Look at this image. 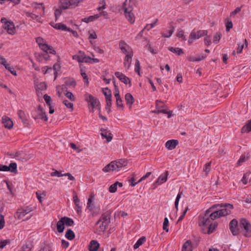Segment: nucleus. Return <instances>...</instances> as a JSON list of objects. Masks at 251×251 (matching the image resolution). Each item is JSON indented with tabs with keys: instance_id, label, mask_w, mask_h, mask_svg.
<instances>
[{
	"instance_id": "obj_16",
	"label": "nucleus",
	"mask_w": 251,
	"mask_h": 251,
	"mask_svg": "<svg viewBox=\"0 0 251 251\" xmlns=\"http://www.w3.org/2000/svg\"><path fill=\"white\" fill-rule=\"evenodd\" d=\"M114 162L116 171H120L122 167L126 166L127 165V162L123 159H121L119 161H115Z\"/></svg>"
},
{
	"instance_id": "obj_4",
	"label": "nucleus",
	"mask_w": 251,
	"mask_h": 251,
	"mask_svg": "<svg viewBox=\"0 0 251 251\" xmlns=\"http://www.w3.org/2000/svg\"><path fill=\"white\" fill-rule=\"evenodd\" d=\"M239 226L243 228L245 232L243 235L247 238L251 237V224L245 218H241L239 221Z\"/></svg>"
},
{
	"instance_id": "obj_58",
	"label": "nucleus",
	"mask_w": 251,
	"mask_h": 251,
	"mask_svg": "<svg viewBox=\"0 0 251 251\" xmlns=\"http://www.w3.org/2000/svg\"><path fill=\"white\" fill-rule=\"evenodd\" d=\"M44 99L47 104L49 106H50V105H51L50 102L51 101V97L50 96H48V95L45 94L44 96Z\"/></svg>"
},
{
	"instance_id": "obj_19",
	"label": "nucleus",
	"mask_w": 251,
	"mask_h": 251,
	"mask_svg": "<svg viewBox=\"0 0 251 251\" xmlns=\"http://www.w3.org/2000/svg\"><path fill=\"white\" fill-rule=\"evenodd\" d=\"M125 100L126 104L131 108L135 100L134 97L130 93H126L125 95Z\"/></svg>"
},
{
	"instance_id": "obj_11",
	"label": "nucleus",
	"mask_w": 251,
	"mask_h": 251,
	"mask_svg": "<svg viewBox=\"0 0 251 251\" xmlns=\"http://www.w3.org/2000/svg\"><path fill=\"white\" fill-rule=\"evenodd\" d=\"M123 7H124L125 9V14L126 19L130 23H133L134 22L135 18L134 14L131 12V8L126 7L125 2L124 3Z\"/></svg>"
},
{
	"instance_id": "obj_38",
	"label": "nucleus",
	"mask_w": 251,
	"mask_h": 251,
	"mask_svg": "<svg viewBox=\"0 0 251 251\" xmlns=\"http://www.w3.org/2000/svg\"><path fill=\"white\" fill-rule=\"evenodd\" d=\"M102 93L105 97V100H106L107 98L112 97L111 91L108 88H105L104 89H103Z\"/></svg>"
},
{
	"instance_id": "obj_40",
	"label": "nucleus",
	"mask_w": 251,
	"mask_h": 251,
	"mask_svg": "<svg viewBox=\"0 0 251 251\" xmlns=\"http://www.w3.org/2000/svg\"><path fill=\"white\" fill-rule=\"evenodd\" d=\"M65 84L66 86L75 87L76 85V82L74 79L70 78L66 80Z\"/></svg>"
},
{
	"instance_id": "obj_3",
	"label": "nucleus",
	"mask_w": 251,
	"mask_h": 251,
	"mask_svg": "<svg viewBox=\"0 0 251 251\" xmlns=\"http://www.w3.org/2000/svg\"><path fill=\"white\" fill-rule=\"evenodd\" d=\"M83 1V0H60L59 4H61L62 8L66 10L75 8Z\"/></svg>"
},
{
	"instance_id": "obj_2",
	"label": "nucleus",
	"mask_w": 251,
	"mask_h": 251,
	"mask_svg": "<svg viewBox=\"0 0 251 251\" xmlns=\"http://www.w3.org/2000/svg\"><path fill=\"white\" fill-rule=\"evenodd\" d=\"M74 224V220L68 217H62L57 223L56 227L57 231L62 233L65 229V225L68 226H72Z\"/></svg>"
},
{
	"instance_id": "obj_13",
	"label": "nucleus",
	"mask_w": 251,
	"mask_h": 251,
	"mask_svg": "<svg viewBox=\"0 0 251 251\" xmlns=\"http://www.w3.org/2000/svg\"><path fill=\"white\" fill-rule=\"evenodd\" d=\"M100 131L102 137L106 139L107 142H110L113 137L110 131L104 128H101Z\"/></svg>"
},
{
	"instance_id": "obj_14",
	"label": "nucleus",
	"mask_w": 251,
	"mask_h": 251,
	"mask_svg": "<svg viewBox=\"0 0 251 251\" xmlns=\"http://www.w3.org/2000/svg\"><path fill=\"white\" fill-rule=\"evenodd\" d=\"M3 126L8 129H11L13 126V123L11 119L7 116H4L2 118Z\"/></svg>"
},
{
	"instance_id": "obj_35",
	"label": "nucleus",
	"mask_w": 251,
	"mask_h": 251,
	"mask_svg": "<svg viewBox=\"0 0 251 251\" xmlns=\"http://www.w3.org/2000/svg\"><path fill=\"white\" fill-rule=\"evenodd\" d=\"M218 224L216 222L214 224L212 223L207 227L208 228L207 233L211 234L214 232V231L217 227Z\"/></svg>"
},
{
	"instance_id": "obj_27",
	"label": "nucleus",
	"mask_w": 251,
	"mask_h": 251,
	"mask_svg": "<svg viewBox=\"0 0 251 251\" xmlns=\"http://www.w3.org/2000/svg\"><path fill=\"white\" fill-rule=\"evenodd\" d=\"M114 164V162H113V161L111 162L109 164L106 165L102 169V171L104 172H108L111 171H116V169H115Z\"/></svg>"
},
{
	"instance_id": "obj_10",
	"label": "nucleus",
	"mask_w": 251,
	"mask_h": 251,
	"mask_svg": "<svg viewBox=\"0 0 251 251\" xmlns=\"http://www.w3.org/2000/svg\"><path fill=\"white\" fill-rule=\"evenodd\" d=\"M115 76L119 79L122 82L125 84H129V86H131V82L129 77L125 75L122 73L116 72L115 73Z\"/></svg>"
},
{
	"instance_id": "obj_63",
	"label": "nucleus",
	"mask_w": 251,
	"mask_h": 251,
	"mask_svg": "<svg viewBox=\"0 0 251 251\" xmlns=\"http://www.w3.org/2000/svg\"><path fill=\"white\" fill-rule=\"evenodd\" d=\"M50 46L48 45L45 43L44 44L41 45L40 48L42 50H43L45 52H48L49 49H50Z\"/></svg>"
},
{
	"instance_id": "obj_32",
	"label": "nucleus",
	"mask_w": 251,
	"mask_h": 251,
	"mask_svg": "<svg viewBox=\"0 0 251 251\" xmlns=\"http://www.w3.org/2000/svg\"><path fill=\"white\" fill-rule=\"evenodd\" d=\"M168 50L171 52L176 53L178 55H180L184 53L183 50L179 48L169 47Z\"/></svg>"
},
{
	"instance_id": "obj_45",
	"label": "nucleus",
	"mask_w": 251,
	"mask_h": 251,
	"mask_svg": "<svg viewBox=\"0 0 251 251\" xmlns=\"http://www.w3.org/2000/svg\"><path fill=\"white\" fill-rule=\"evenodd\" d=\"M182 194V192H179L178 194H177L176 198V199L175 201V208L176 209V211L178 210V202L179 199L181 198V196Z\"/></svg>"
},
{
	"instance_id": "obj_56",
	"label": "nucleus",
	"mask_w": 251,
	"mask_h": 251,
	"mask_svg": "<svg viewBox=\"0 0 251 251\" xmlns=\"http://www.w3.org/2000/svg\"><path fill=\"white\" fill-rule=\"evenodd\" d=\"M50 176H57L61 177L64 176V174H62L61 172H59L58 171H55L54 172H51L50 174Z\"/></svg>"
},
{
	"instance_id": "obj_31",
	"label": "nucleus",
	"mask_w": 251,
	"mask_h": 251,
	"mask_svg": "<svg viewBox=\"0 0 251 251\" xmlns=\"http://www.w3.org/2000/svg\"><path fill=\"white\" fill-rule=\"evenodd\" d=\"M65 237L68 240H72L75 238V234L72 229H69L66 231Z\"/></svg>"
},
{
	"instance_id": "obj_33",
	"label": "nucleus",
	"mask_w": 251,
	"mask_h": 251,
	"mask_svg": "<svg viewBox=\"0 0 251 251\" xmlns=\"http://www.w3.org/2000/svg\"><path fill=\"white\" fill-rule=\"evenodd\" d=\"M159 101V100H157L156 101V102H157V104L156 105V109L157 110H155L154 111V113H162L163 114H169L170 113V112H168L167 111L166 109H161V107H163V106H159V104L157 103V102Z\"/></svg>"
},
{
	"instance_id": "obj_50",
	"label": "nucleus",
	"mask_w": 251,
	"mask_h": 251,
	"mask_svg": "<svg viewBox=\"0 0 251 251\" xmlns=\"http://www.w3.org/2000/svg\"><path fill=\"white\" fill-rule=\"evenodd\" d=\"M99 231L104 232L106 228L108 227V225H106V224H104L103 222H101L99 224Z\"/></svg>"
},
{
	"instance_id": "obj_26",
	"label": "nucleus",
	"mask_w": 251,
	"mask_h": 251,
	"mask_svg": "<svg viewBox=\"0 0 251 251\" xmlns=\"http://www.w3.org/2000/svg\"><path fill=\"white\" fill-rule=\"evenodd\" d=\"M32 210L27 207L25 209L18 210L17 213L19 214L18 218L19 219H22L23 217L25 216L27 213L31 211Z\"/></svg>"
},
{
	"instance_id": "obj_59",
	"label": "nucleus",
	"mask_w": 251,
	"mask_h": 251,
	"mask_svg": "<svg viewBox=\"0 0 251 251\" xmlns=\"http://www.w3.org/2000/svg\"><path fill=\"white\" fill-rule=\"evenodd\" d=\"M117 189V186H116V184L115 183L112 184L109 187V191L110 193H113L116 192Z\"/></svg>"
},
{
	"instance_id": "obj_34",
	"label": "nucleus",
	"mask_w": 251,
	"mask_h": 251,
	"mask_svg": "<svg viewBox=\"0 0 251 251\" xmlns=\"http://www.w3.org/2000/svg\"><path fill=\"white\" fill-rule=\"evenodd\" d=\"M99 16H100L99 14H96L94 16H90L88 17L83 18V19H82V21L84 22L88 23L90 22H92L95 20L96 19H97L99 17Z\"/></svg>"
},
{
	"instance_id": "obj_37",
	"label": "nucleus",
	"mask_w": 251,
	"mask_h": 251,
	"mask_svg": "<svg viewBox=\"0 0 251 251\" xmlns=\"http://www.w3.org/2000/svg\"><path fill=\"white\" fill-rule=\"evenodd\" d=\"M144 44H146V46L148 47V50L152 54H156L157 53L151 47V45L150 44V41L147 39H145L144 40Z\"/></svg>"
},
{
	"instance_id": "obj_6",
	"label": "nucleus",
	"mask_w": 251,
	"mask_h": 251,
	"mask_svg": "<svg viewBox=\"0 0 251 251\" xmlns=\"http://www.w3.org/2000/svg\"><path fill=\"white\" fill-rule=\"evenodd\" d=\"M229 228L233 236H237L240 233V228L237 219H232L229 223Z\"/></svg>"
},
{
	"instance_id": "obj_55",
	"label": "nucleus",
	"mask_w": 251,
	"mask_h": 251,
	"mask_svg": "<svg viewBox=\"0 0 251 251\" xmlns=\"http://www.w3.org/2000/svg\"><path fill=\"white\" fill-rule=\"evenodd\" d=\"M10 242V240H3L0 241V249L4 248L7 244H9Z\"/></svg>"
},
{
	"instance_id": "obj_39",
	"label": "nucleus",
	"mask_w": 251,
	"mask_h": 251,
	"mask_svg": "<svg viewBox=\"0 0 251 251\" xmlns=\"http://www.w3.org/2000/svg\"><path fill=\"white\" fill-rule=\"evenodd\" d=\"M135 176L136 174L135 173H133L132 175L131 178L128 180V181L130 183V185L132 187H134L137 184V182H136V178L135 177Z\"/></svg>"
},
{
	"instance_id": "obj_29",
	"label": "nucleus",
	"mask_w": 251,
	"mask_h": 251,
	"mask_svg": "<svg viewBox=\"0 0 251 251\" xmlns=\"http://www.w3.org/2000/svg\"><path fill=\"white\" fill-rule=\"evenodd\" d=\"M146 241V238L145 236H142L139 238L136 243L134 245L133 248L134 249H137L139 248L140 246L142 245Z\"/></svg>"
},
{
	"instance_id": "obj_53",
	"label": "nucleus",
	"mask_w": 251,
	"mask_h": 251,
	"mask_svg": "<svg viewBox=\"0 0 251 251\" xmlns=\"http://www.w3.org/2000/svg\"><path fill=\"white\" fill-rule=\"evenodd\" d=\"M249 159V157H246L244 155H241V157H240L239 160L237 162V164L238 165H241V164L244 162H245L246 161H247V160H248Z\"/></svg>"
},
{
	"instance_id": "obj_9",
	"label": "nucleus",
	"mask_w": 251,
	"mask_h": 251,
	"mask_svg": "<svg viewBox=\"0 0 251 251\" xmlns=\"http://www.w3.org/2000/svg\"><path fill=\"white\" fill-rule=\"evenodd\" d=\"M110 213L107 211L101 215L100 218L97 222L96 225H99L101 222H103L106 225L108 226L110 223Z\"/></svg>"
},
{
	"instance_id": "obj_15",
	"label": "nucleus",
	"mask_w": 251,
	"mask_h": 251,
	"mask_svg": "<svg viewBox=\"0 0 251 251\" xmlns=\"http://www.w3.org/2000/svg\"><path fill=\"white\" fill-rule=\"evenodd\" d=\"M178 144V141L177 140H170L166 142L165 147L168 150H172L176 148V146Z\"/></svg>"
},
{
	"instance_id": "obj_48",
	"label": "nucleus",
	"mask_w": 251,
	"mask_h": 251,
	"mask_svg": "<svg viewBox=\"0 0 251 251\" xmlns=\"http://www.w3.org/2000/svg\"><path fill=\"white\" fill-rule=\"evenodd\" d=\"M9 166L11 169V172L16 173L17 172V165L16 163H11Z\"/></svg>"
},
{
	"instance_id": "obj_7",
	"label": "nucleus",
	"mask_w": 251,
	"mask_h": 251,
	"mask_svg": "<svg viewBox=\"0 0 251 251\" xmlns=\"http://www.w3.org/2000/svg\"><path fill=\"white\" fill-rule=\"evenodd\" d=\"M209 210H206L205 213L203 217L199 216V225L207 227L211 223V220L209 217Z\"/></svg>"
},
{
	"instance_id": "obj_8",
	"label": "nucleus",
	"mask_w": 251,
	"mask_h": 251,
	"mask_svg": "<svg viewBox=\"0 0 251 251\" xmlns=\"http://www.w3.org/2000/svg\"><path fill=\"white\" fill-rule=\"evenodd\" d=\"M1 23L3 24V28L8 30H13L15 29V25L13 22L10 20H8L6 18H2L0 20Z\"/></svg>"
},
{
	"instance_id": "obj_1",
	"label": "nucleus",
	"mask_w": 251,
	"mask_h": 251,
	"mask_svg": "<svg viewBox=\"0 0 251 251\" xmlns=\"http://www.w3.org/2000/svg\"><path fill=\"white\" fill-rule=\"evenodd\" d=\"M212 208H221V209L217 210L220 216L223 217L229 215L231 213V210L233 209V205L230 203H221L216 204L212 206Z\"/></svg>"
},
{
	"instance_id": "obj_46",
	"label": "nucleus",
	"mask_w": 251,
	"mask_h": 251,
	"mask_svg": "<svg viewBox=\"0 0 251 251\" xmlns=\"http://www.w3.org/2000/svg\"><path fill=\"white\" fill-rule=\"evenodd\" d=\"M7 66H5V69L7 70H8L11 74L13 75L16 76L17 75V73L16 71L15 70L14 68L12 66H10V65H6Z\"/></svg>"
},
{
	"instance_id": "obj_57",
	"label": "nucleus",
	"mask_w": 251,
	"mask_h": 251,
	"mask_svg": "<svg viewBox=\"0 0 251 251\" xmlns=\"http://www.w3.org/2000/svg\"><path fill=\"white\" fill-rule=\"evenodd\" d=\"M42 5H43L42 3H38L37 2H33L31 4V6L36 9L40 8L42 7L43 11H44L45 7H43Z\"/></svg>"
},
{
	"instance_id": "obj_64",
	"label": "nucleus",
	"mask_w": 251,
	"mask_h": 251,
	"mask_svg": "<svg viewBox=\"0 0 251 251\" xmlns=\"http://www.w3.org/2000/svg\"><path fill=\"white\" fill-rule=\"evenodd\" d=\"M51 249L50 245H45L39 251H51Z\"/></svg>"
},
{
	"instance_id": "obj_42",
	"label": "nucleus",
	"mask_w": 251,
	"mask_h": 251,
	"mask_svg": "<svg viewBox=\"0 0 251 251\" xmlns=\"http://www.w3.org/2000/svg\"><path fill=\"white\" fill-rule=\"evenodd\" d=\"M140 70L141 67L140 62L138 59H136L135 64V72L137 73L139 75H140Z\"/></svg>"
},
{
	"instance_id": "obj_28",
	"label": "nucleus",
	"mask_w": 251,
	"mask_h": 251,
	"mask_svg": "<svg viewBox=\"0 0 251 251\" xmlns=\"http://www.w3.org/2000/svg\"><path fill=\"white\" fill-rule=\"evenodd\" d=\"M250 131H251V120L248 121L241 128L242 133H248Z\"/></svg>"
},
{
	"instance_id": "obj_62",
	"label": "nucleus",
	"mask_w": 251,
	"mask_h": 251,
	"mask_svg": "<svg viewBox=\"0 0 251 251\" xmlns=\"http://www.w3.org/2000/svg\"><path fill=\"white\" fill-rule=\"evenodd\" d=\"M116 105L117 107L121 108L122 110L124 109V105L122 103V100L121 98L116 100Z\"/></svg>"
},
{
	"instance_id": "obj_23",
	"label": "nucleus",
	"mask_w": 251,
	"mask_h": 251,
	"mask_svg": "<svg viewBox=\"0 0 251 251\" xmlns=\"http://www.w3.org/2000/svg\"><path fill=\"white\" fill-rule=\"evenodd\" d=\"M215 208H212V206L207 210H209V217L211 219V221L214 220L217 218H220V216L218 213V212L217 211L212 212V210L214 209Z\"/></svg>"
},
{
	"instance_id": "obj_30",
	"label": "nucleus",
	"mask_w": 251,
	"mask_h": 251,
	"mask_svg": "<svg viewBox=\"0 0 251 251\" xmlns=\"http://www.w3.org/2000/svg\"><path fill=\"white\" fill-rule=\"evenodd\" d=\"M37 115L34 117V119L35 120L41 119V120H43L45 122H46L48 121V118L46 114V112H43V113L37 112Z\"/></svg>"
},
{
	"instance_id": "obj_47",
	"label": "nucleus",
	"mask_w": 251,
	"mask_h": 251,
	"mask_svg": "<svg viewBox=\"0 0 251 251\" xmlns=\"http://www.w3.org/2000/svg\"><path fill=\"white\" fill-rule=\"evenodd\" d=\"M211 166V162L206 163L203 167V171L205 173L206 175L210 172Z\"/></svg>"
},
{
	"instance_id": "obj_21",
	"label": "nucleus",
	"mask_w": 251,
	"mask_h": 251,
	"mask_svg": "<svg viewBox=\"0 0 251 251\" xmlns=\"http://www.w3.org/2000/svg\"><path fill=\"white\" fill-rule=\"evenodd\" d=\"M204 33L205 32H203L202 34L199 35L197 34V32H191L188 41L189 44H191L193 42L194 40L199 39L201 36H204L205 35Z\"/></svg>"
},
{
	"instance_id": "obj_18",
	"label": "nucleus",
	"mask_w": 251,
	"mask_h": 251,
	"mask_svg": "<svg viewBox=\"0 0 251 251\" xmlns=\"http://www.w3.org/2000/svg\"><path fill=\"white\" fill-rule=\"evenodd\" d=\"M100 244L97 240H92L90 241L88 249L89 251H97L100 248Z\"/></svg>"
},
{
	"instance_id": "obj_17",
	"label": "nucleus",
	"mask_w": 251,
	"mask_h": 251,
	"mask_svg": "<svg viewBox=\"0 0 251 251\" xmlns=\"http://www.w3.org/2000/svg\"><path fill=\"white\" fill-rule=\"evenodd\" d=\"M51 25L55 29H57V30H66L68 31H75L74 30H72V29H70V28H68L65 25L63 24L62 23L55 24L53 25Z\"/></svg>"
},
{
	"instance_id": "obj_41",
	"label": "nucleus",
	"mask_w": 251,
	"mask_h": 251,
	"mask_svg": "<svg viewBox=\"0 0 251 251\" xmlns=\"http://www.w3.org/2000/svg\"><path fill=\"white\" fill-rule=\"evenodd\" d=\"M169 225V222L168 218L165 217L164 220L163 224V229L166 232H168L169 228L168 226Z\"/></svg>"
},
{
	"instance_id": "obj_20",
	"label": "nucleus",
	"mask_w": 251,
	"mask_h": 251,
	"mask_svg": "<svg viewBox=\"0 0 251 251\" xmlns=\"http://www.w3.org/2000/svg\"><path fill=\"white\" fill-rule=\"evenodd\" d=\"M17 113L19 118L22 120L23 124L25 125H28V121L25 112L22 110H19Z\"/></svg>"
},
{
	"instance_id": "obj_51",
	"label": "nucleus",
	"mask_w": 251,
	"mask_h": 251,
	"mask_svg": "<svg viewBox=\"0 0 251 251\" xmlns=\"http://www.w3.org/2000/svg\"><path fill=\"white\" fill-rule=\"evenodd\" d=\"M65 95L66 97H67L69 99H70L71 101L75 100V97L73 94V93L71 92H67L65 93Z\"/></svg>"
},
{
	"instance_id": "obj_44",
	"label": "nucleus",
	"mask_w": 251,
	"mask_h": 251,
	"mask_svg": "<svg viewBox=\"0 0 251 251\" xmlns=\"http://www.w3.org/2000/svg\"><path fill=\"white\" fill-rule=\"evenodd\" d=\"M60 66L58 63H55L53 66V69L54 70V79H56L57 76V71L59 70Z\"/></svg>"
},
{
	"instance_id": "obj_60",
	"label": "nucleus",
	"mask_w": 251,
	"mask_h": 251,
	"mask_svg": "<svg viewBox=\"0 0 251 251\" xmlns=\"http://www.w3.org/2000/svg\"><path fill=\"white\" fill-rule=\"evenodd\" d=\"M100 211V207L99 206L93 208V210H92L91 212H92V215L93 217L96 216L98 215Z\"/></svg>"
},
{
	"instance_id": "obj_12",
	"label": "nucleus",
	"mask_w": 251,
	"mask_h": 251,
	"mask_svg": "<svg viewBox=\"0 0 251 251\" xmlns=\"http://www.w3.org/2000/svg\"><path fill=\"white\" fill-rule=\"evenodd\" d=\"M119 47L124 54H127V53H130L131 51H132L131 48L123 41L120 42Z\"/></svg>"
},
{
	"instance_id": "obj_24",
	"label": "nucleus",
	"mask_w": 251,
	"mask_h": 251,
	"mask_svg": "<svg viewBox=\"0 0 251 251\" xmlns=\"http://www.w3.org/2000/svg\"><path fill=\"white\" fill-rule=\"evenodd\" d=\"M168 175V172L166 171L165 172V174H162L161 176H160L154 184H156V183H159V184H161L166 182L167 180Z\"/></svg>"
},
{
	"instance_id": "obj_5",
	"label": "nucleus",
	"mask_w": 251,
	"mask_h": 251,
	"mask_svg": "<svg viewBox=\"0 0 251 251\" xmlns=\"http://www.w3.org/2000/svg\"><path fill=\"white\" fill-rule=\"evenodd\" d=\"M85 100L89 103L93 109L98 108L100 112V103L97 98L90 94H86L85 95Z\"/></svg>"
},
{
	"instance_id": "obj_22",
	"label": "nucleus",
	"mask_w": 251,
	"mask_h": 251,
	"mask_svg": "<svg viewBox=\"0 0 251 251\" xmlns=\"http://www.w3.org/2000/svg\"><path fill=\"white\" fill-rule=\"evenodd\" d=\"M133 52L131 51L130 53H127L126 54L125 58L124 59V66L126 67V62H128L127 69H128L130 66L131 63L132 57L133 56Z\"/></svg>"
},
{
	"instance_id": "obj_49",
	"label": "nucleus",
	"mask_w": 251,
	"mask_h": 251,
	"mask_svg": "<svg viewBox=\"0 0 251 251\" xmlns=\"http://www.w3.org/2000/svg\"><path fill=\"white\" fill-rule=\"evenodd\" d=\"M81 75L83 77L84 82V85L88 86L89 84L88 77L86 73H81Z\"/></svg>"
},
{
	"instance_id": "obj_52",
	"label": "nucleus",
	"mask_w": 251,
	"mask_h": 251,
	"mask_svg": "<svg viewBox=\"0 0 251 251\" xmlns=\"http://www.w3.org/2000/svg\"><path fill=\"white\" fill-rule=\"evenodd\" d=\"M63 104L68 108L73 109V103L69 102L68 100H65L63 101Z\"/></svg>"
},
{
	"instance_id": "obj_43",
	"label": "nucleus",
	"mask_w": 251,
	"mask_h": 251,
	"mask_svg": "<svg viewBox=\"0 0 251 251\" xmlns=\"http://www.w3.org/2000/svg\"><path fill=\"white\" fill-rule=\"evenodd\" d=\"M63 10L64 9L61 8V4H59L58 8L56 9L54 11V15L56 18H57L58 17H59L61 15Z\"/></svg>"
},
{
	"instance_id": "obj_25",
	"label": "nucleus",
	"mask_w": 251,
	"mask_h": 251,
	"mask_svg": "<svg viewBox=\"0 0 251 251\" xmlns=\"http://www.w3.org/2000/svg\"><path fill=\"white\" fill-rule=\"evenodd\" d=\"M182 251H192V242L190 240H187L183 245Z\"/></svg>"
},
{
	"instance_id": "obj_61",
	"label": "nucleus",
	"mask_w": 251,
	"mask_h": 251,
	"mask_svg": "<svg viewBox=\"0 0 251 251\" xmlns=\"http://www.w3.org/2000/svg\"><path fill=\"white\" fill-rule=\"evenodd\" d=\"M73 201L74 203H79L80 201L75 191L73 192Z\"/></svg>"
},
{
	"instance_id": "obj_36",
	"label": "nucleus",
	"mask_w": 251,
	"mask_h": 251,
	"mask_svg": "<svg viewBox=\"0 0 251 251\" xmlns=\"http://www.w3.org/2000/svg\"><path fill=\"white\" fill-rule=\"evenodd\" d=\"M73 59H76L78 62H88L87 60H85V59H87V57L85 56L83 57L82 56L75 55L73 57Z\"/></svg>"
},
{
	"instance_id": "obj_54",
	"label": "nucleus",
	"mask_w": 251,
	"mask_h": 251,
	"mask_svg": "<svg viewBox=\"0 0 251 251\" xmlns=\"http://www.w3.org/2000/svg\"><path fill=\"white\" fill-rule=\"evenodd\" d=\"M155 25H156V22H153L151 24L147 25L144 27V28L143 29H142L141 30V31H144V30L148 31V30H150L151 28L154 27Z\"/></svg>"
}]
</instances>
